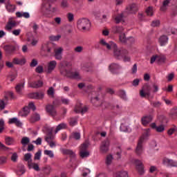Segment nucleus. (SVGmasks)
Instances as JSON below:
<instances>
[{"label": "nucleus", "instance_id": "nucleus-1", "mask_svg": "<svg viewBox=\"0 0 177 177\" xmlns=\"http://www.w3.org/2000/svg\"><path fill=\"white\" fill-rule=\"evenodd\" d=\"M113 55L117 59H120V57H122L123 61L131 62V57L129 56V52L127 51L125 48L118 49L117 47V44H115V46L113 48Z\"/></svg>", "mask_w": 177, "mask_h": 177}, {"label": "nucleus", "instance_id": "nucleus-2", "mask_svg": "<svg viewBox=\"0 0 177 177\" xmlns=\"http://www.w3.org/2000/svg\"><path fill=\"white\" fill-rule=\"evenodd\" d=\"M57 1V0H44L41 6L42 10L49 13H55V12H56V8L55 7H53V5Z\"/></svg>", "mask_w": 177, "mask_h": 177}, {"label": "nucleus", "instance_id": "nucleus-3", "mask_svg": "<svg viewBox=\"0 0 177 177\" xmlns=\"http://www.w3.org/2000/svg\"><path fill=\"white\" fill-rule=\"evenodd\" d=\"M53 55L52 46L50 44H44L41 45L40 50V56L42 57H49Z\"/></svg>", "mask_w": 177, "mask_h": 177}, {"label": "nucleus", "instance_id": "nucleus-4", "mask_svg": "<svg viewBox=\"0 0 177 177\" xmlns=\"http://www.w3.org/2000/svg\"><path fill=\"white\" fill-rule=\"evenodd\" d=\"M78 30H89L91 28V21L89 19L83 18L77 21Z\"/></svg>", "mask_w": 177, "mask_h": 177}, {"label": "nucleus", "instance_id": "nucleus-5", "mask_svg": "<svg viewBox=\"0 0 177 177\" xmlns=\"http://www.w3.org/2000/svg\"><path fill=\"white\" fill-rule=\"evenodd\" d=\"M151 91V86L149 84H146L142 86V90L140 91V96L141 97H146V96H150V92Z\"/></svg>", "mask_w": 177, "mask_h": 177}, {"label": "nucleus", "instance_id": "nucleus-6", "mask_svg": "<svg viewBox=\"0 0 177 177\" xmlns=\"http://www.w3.org/2000/svg\"><path fill=\"white\" fill-rule=\"evenodd\" d=\"M143 142H145V138L141 137L136 148V154H137V156H141L143 153Z\"/></svg>", "mask_w": 177, "mask_h": 177}, {"label": "nucleus", "instance_id": "nucleus-7", "mask_svg": "<svg viewBox=\"0 0 177 177\" xmlns=\"http://www.w3.org/2000/svg\"><path fill=\"white\" fill-rule=\"evenodd\" d=\"M29 99H36L37 100H41L45 97V93L42 91L31 93L28 94Z\"/></svg>", "mask_w": 177, "mask_h": 177}, {"label": "nucleus", "instance_id": "nucleus-8", "mask_svg": "<svg viewBox=\"0 0 177 177\" xmlns=\"http://www.w3.org/2000/svg\"><path fill=\"white\" fill-rule=\"evenodd\" d=\"M56 66H57V62L55 60L50 61L47 64V69L46 73H47V74L52 73L55 68H56Z\"/></svg>", "mask_w": 177, "mask_h": 177}, {"label": "nucleus", "instance_id": "nucleus-9", "mask_svg": "<svg viewBox=\"0 0 177 177\" xmlns=\"http://www.w3.org/2000/svg\"><path fill=\"white\" fill-rule=\"evenodd\" d=\"M119 39L122 44H127V42H128V44H133V42H135V39H133V37L127 38L125 33L120 34Z\"/></svg>", "mask_w": 177, "mask_h": 177}, {"label": "nucleus", "instance_id": "nucleus-10", "mask_svg": "<svg viewBox=\"0 0 177 177\" xmlns=\"http://www.w3.org/2000/svg\"><path fill=\"white\" fill-rule=\"evenodd\" d=\"M46 111L49 114V115H51V117H56L57 115V111L53 105H46Z\"/></svg>", "mask_w": 177, "mask_h": 177}, {"label": "nucleus", "instance_id": "nucleus-11", "mask_svg": "<svg viewBox=\"0 0 177 177\" xmlns=\"http://www.w3.org/2000/svg\"><path fill=\"white\" fill-rule=\"evenodd\" d=\"M109 146H110V141L109 140H105L102 141L100 150L101 153H107L109 151Z\"/></svg>", "mask_w": 177, "mask_h": 177}, {"label": "nucleus", "instance_id": "nucleus-12", "mask_svg": "<svg viewBox=\"0 0 177 177\" xmlns=\"http://www.w3.org/2000/svg\"><path fill=\"white\" fill-rule=\"evenodd\" d=\"M17 26V22L10 19L5 26V30H6V31L10 32L12 31V29L15 28V27H16Z\"/></svg>", "mask_w": 177, "mask_h": 177}, {"label": "nucleus", "instance_id": "nucleus-13", "mask_svg": "<svg viewBox=\"0 0 177 177\" xmlns=\"http://www.w3.org/2000/svg\"><path fill=\"white\" fill-rule=\"evenodd\" d=\"M54 53V56L56 60H62V59H63V48L59 47L57 48H55Z\"/></svg>", "mask_w": 177, "mask_h": 177}, {"label": "nucleus", "instance_id": "nucleus-14", "mask_svg": "<svg viewBox=\"0 0 177 177\" xmlns=\"http://www.w3.org/2000/svg\"><path fill=\"white\" fill-rule=\"evenodd\" d=\"M121 68V66L118 64L113 63L109 66V70L112 74H120V70Z\"/></svg>", "mask_w": 177, "mask_h": 177}, {"label": "nucleus", "instance_id": "nucleus-15", "mask_svg": "<svg viewBox=\"0 0 177 177\" xmlns=\"http://www.w3.org/2000/svg\"><path fill=\"white\" fill-rule=\"evenodd\" d=\"M135 165L136 167V169L138 171L140 175H143V174H145V170L143 169V163L142 162V161L139 160H136Z\"/></svg>", "mask_w": 177, "mask_h": 177}, {"label": "nucleus", "instance_id": "nucleus-16", "mask_svg": "<svg viewBox=\"0 0 177 177\" xmlns=\"http://www.w3.org/2000/svg\"><path fill=\"white\" fill-rule=\"evenodd\" d=\"M126 10H127L128 13L133 15L136 13V12H138V5H136V3L130 4L126 8Z\"/></svg>", "mask_w": 177, "mask_h": 177}, {"label": "nucleus", "instance_id": "nucleus-17", "mask_svg": "<svg viewBox=\"0 0 177 177\" xmlns=\"http://www.w3.org/2000/svg\"><path fill=\"white\" fill-rule=\"evenodd\" d=\"M111 30L113 34H120V35L124 32L125 29L124 28V26H114L112 27Z\"/></svg>", "mask_w": 177, "mask_h": 177}, {"label": "nucleus", "instance_id": "nucleus-18", "mask_svg": "<svg viewBox=\"0 0 177 177\" xmlns=\"http://www.w3.org/2000/svg\"><path fill=\"white\" fill-rule=\"evenodd\" d=\"M100 44H101V45H102V46H105L106 47V49H108L109 50H110V49H112L114 48V46H115V44L113 41H111L109 43L106 42L105 39H101L100 41Z\"/></svg>", "mask_w": 177, "mask_h": 177}, {"label": "nucleus", "instance_id": "nucleus-19", "mask_svg": "<svg viewBox=\"0 0 177 177\" xmlns=\"http://www.w3.org/2000/svg\"><path fill=\"white\" fill-rule=\"evenodd\" d=\"M3 49L6 55H12V53L16 51V46L12 45H6L3 46Z\"/></svg>", "mask_w": 177, "mask_h": 177}, {"label": "nucleus", "instance_id": "nucleus-20", "mask_svg": "<svg viewBox=\"0 0 177 177\" xmlns=\"http://www.w3.org/2000/svg\"><path fill=\"white\" fill-rule=\"evenodd\" d=\"M141 121L142 125L146 126L153 121V115H149L147 116H144L142 118Z\"/></svg>", "mask_w": 177, "mask_h": 177}, {"label": "nucleus", "instance_id": "nucleus-21", "mask_svg": "<svg viewBox=\"0 0 177 177\" xmlns=\"http://www.w3.org/2000/svg\"><path fill=\"white\" fill-rule=\"evenodd\" d=\"M30 114V108L28 106H24L19 112V115L20 117H27Z\"/></svg>", "mask_w": 177, "mask_h": 177}, {"label": "nucleus", "instance_id": "nucleus-22", "mask_svg": "<svg viewBox=\"0 0 177 177\" xmlns=\"http://www.w3.org/2000/svg\"><path fill=\"white\" fill-rule=\"evenodd\" d=\"M12 63L18 66H24L26 64V59L24 58L15 57L12 59Z\"/></svg>", "mask_w": 177, "mask_h": 177}, {"label": "nucleus", "instance_id": "nucleus-23", "mask_svg": "<svg viewBox=\"0 0 177 177\" xmlns=\"http://www.w3.org/2000/svg\"><path fill=\"white\" fill-rule=\"evenodd\" d=\"M43 85L44 82H42V81L41 80L28 83V86H30V88H41V86H42Z\"/></svg>", "mask_w": 177, "mask_h": 177}, {"label": "nucleus", "instance_id": "nucleus-24", "mask_svg": "<svg viewBox=\"0 0 177 177\" xmlns=\"http://www.w3.org/2000/svg\"><path fill=\"white\" fill-rule=\"evenodd\" d=\"M163 164H165V165H168V167H177V162H175L171 159H168V158L163 159Z\"/></svg>", "mask_w": 177, "mask_h": 177}, {"label": "nucleus", "instance_id": "nucleus-25", "mask_svg": "<svg viewBox=\"0 0 177 177\" xmlns=\"http://www.w3.org/2000/svg\"><path fill=\"white\" fill-rule=\"evenodd\" d=\"M158 42L160 46H165L168 44V37L166 35H162L158 39Z\"/></svg>", "mask_w": 177, "mask_h": 177}, {"label": "nucleus", "instance_id": "nucleus-26", "mask_svg": "<svg viewBox=\"0 0 177 177\" xmlns=\"http://www.w3.org/2000/svg\"><path fill=\"white\" fill-rule=\"evenodd\" d=\"M44 139H45L46 142H47V143L48 142H52L55 140V136L53 135V133L52 132V130H50V131H48Z\"/></svg>", "mask_w": 177, "mask_h": 177}, {"label": "nucleus", "instance_id": "nucleus-27", "mask_svg": "<svg viewBox=\"0 0 177 177\" xmlns=\"http://www.w3.org/2000/svg\"><path fill=\"white\" fill-rule=\"evenodd\" d=\"M88 147H89V140H86L80 147V151H88Z\"/></svg>", "mask_w": 177, "mask_h": 177}, {"label": "nucleus", "instance_id": "nucleus-28", "mask_svg": "<svg viewBox=\"0 0 177 177\" xmlns=\"http://www.w3.org/2000/svg\"><path fill=\"white\" fill-rule=\"evenodd\" d=\"M91 103H93V104L95 106V107H100V106H102V101L99 100V97H92Z\"/></svg>", "mask_w": 177, "mask_h": 177}, {"label": "nucleus", "instance_id": "nucleus-29", "mask_svg": "<svg viewBox=\"0 0 177 177\" xmlns=\"http://www.w3.org/2000/svg\"><path fill=\"white\" fill-rule=\"evenodd\" d=\"M59 70L62 75H64V77H68V75H70V71H67L66 66L63 65H61L59 66Z\"/></svg>", "mask_w": 177, "mask_h": 177}, {"label": "nucleus", "instance_id": "nucleus-30", "mask_svg": "<svg viewBox=\"0 0 177 177\" xmlns=\"http://www.w3.org/2000/svg\"><path fill=\"white\" fill-rule=\"evenodd\" d=\"M68 77L73 80H80L81 78L78 72H70Z\"/></svg>", "mask_w": 177, "mask_h": 177}, {"label": "nucleus", "instance_id": "nucleus-31", "mask_svg": "<svg viewBox=\"0 0 177 177\" xmlns=\"http://www.w3.org/2000/svg\"><path fill=\"white\" fill-rule=\"evenodd\" d=\"M5 143L7 146H12L15 145V138L12 137L7 136L5 138Z\"/></svg>", "mask_w": 177, "mask_h": 177}, {"label": "nucleus", "instance_id": "nucleus-32", "mask_svg": "<svg viewBox=\"0 0 177 177\" xmlns=\"http://www.w3.org/2000/svg\"><path fill=\"white\" fill-rule=\"evenodd\" d=\"M8 124H15L17 127H21V122L17 118H12L9 120Z\"/></svg>", "mask_w": 177, "mask_h": 177}, {"label": "nucleus", "instance_id": "nucleus-33", "mask_svg": "<svg viewBox=\"0 0 177 177\" xmlns=\"http://www.w3.org/2000/svg\"><path fill=\"white\" fill-rule=\"evenodd\" d=\"M61 151L66 156H70V157H74V156H75V153L71 149H62Z\"/></svg>", "mask_w": 177, "mask_h": 177}, {"label": "nucleus", "instance_id": "nucleus-34", "mask_svg": "<svg viewBox=\"0 0 177 177\" xmlns=\"http://www.w3.org/2000/svg\"><path fill=\"white\" fill-rule=\"evenodd\" d=\"M6 9L10 13H13V12H15V10H16V6L11 4L10 3H8L6 6Z\"/></svg>", "mask_w": 177, "mask_h": 177}, {"label": "nucleus", "instance_id": "nucleus-35", "mask_svg": "<svg viewBox=\"0 0 177 177\" xmlns=\"http://www.w3.org/2000/svg\"><path fill=\"white\" fill-rule=\"evenodd\" d=\"M41 120V117L38 113H34L31 115L30 121V122H37V121H39Z\"/></svg>", "mask_w": 177, "mask_h": 177}, {"label": "nucleus", "instance_id": "nucleus-36", "mask_svg": "<svg viewBox=\"0 0 177 177\" xmlns=\"http://www.w3.org/2000/svg\"><path fill=\"white\" fill-rule=\"evenodd\" d=\"M31 157H32V156L30 153L24 155V160L28 162V165H30L32 162V159H31Z\"/></svg>", "mask_w": 177, "mask_h": 177}, {"label": "nucleus", "instance_id": "nucleus-37", "mask_svg": "<svg viewBox=\"0 0 177 177\" xmlns=\"http://www.w3.org/2000/svg\"><path fill=\"white\" fill-rule=\"evenodd\" d=\"M122 19H124V13L122 12L119 15H118L115 18H114V20H115V23L116 24H120V23H121V21L122 20Z\"/></svg>", "mask_w": 177, "mask_h": 177}, {"label": "nucleus", "instance_id": "nucleus-38", "mask_svg": "<svg viewBox=\"0 0 177 177\" xmlns=\"http://www.w3.org/2000/svg\"><path fill=\"white\" fill-rule=\"evenodd\" d=\"M24 88V83L19 84L16 86L15 89L17 93L19 95H21V91Z\"/></svg>", "mask_w": 177, "mask_h": 177}, {"label": "nucleus", "instance_id": "nucleus-39", "mask_svg": "<svg viewBox=\"0 0 177 177\" xmlns=\"http://www.w3.org/2000/svg\"><path fill=\"white\" fill-rule=\"evenodd\" d=\"M115 177H129L128 176V171H118L115 174Z\"/></svg>", "mask_w": 177, "mask_h": 177}, {"label": "nucleus", "instance_id": "nucleus-40", "mask_svg": "<svg viewBox=\"0 0 177 177\" xmlns=\"http://www.w3.org/2000/svg\"><path fill=\"white\" fill-rule=\"evenodd\" d=\"M171 1L169 0H165L163 1V4L162 6L160 7V10L162 12H165V10H167V8H168V5H169V3Z\"/></svg>", "mask_w": 177, "mask_h": 177}, {"label": "nucleus", "instance_id": "nucleus-41", "mask_svg": "<svg viewBox=\"0 0 177 177\" xmlns=\"http://www.w3.org/2000/svg\"><path fill=\"white\" fill-rule=\"evenodd\" d=\"M17 17H25V19H28L30 17V14L28 12H16Z\"/></svg>", "mask_w": 177, "mask_h": 177}, {"label": "nucleus", "instance_id": "nucleus-42", "mask_svg": "<svg viewBox=\"0 0 177 177\" xmlns=\"http://www.w3.org/2000/svg\"><path fill=\"white\" fill-rule=\"evenodd\" d=\"M66 128H67V124H66V123H61L57 127L55 132V133H57L59 131H61V129H66Z\"/></svg>", "mask_w": 177, "mask_h": 177}, {"label": "nucleus", "instance_id": "nucleus-43", "mask_svg": "<svg viewBox=\"0 0 177 177\" xmlns=\"http://www.w3.org/2000/svg\"><path fill=\"white\" fill-rule=\"evenodd\" d=\"M166 60H167V57H165V55H158L157 57V62L160 64H162V63H165Z\"/></svg>", "mask_w": 177, "mask_h": 177}, {"label": "nucleus", "instance_id": "nucleus-44", "mask_svg": "<svg viewBox=\"0 0 177 177\" xmlns=\"http://www.w3.org/2000/svg\"><path fill=\"white\" fill-rule=\"evenodd\" d=\"M30 169L32 168L35 171H39V166L37 163L31 162L30 165H28Z\"/></svg>", "mask_w": 177, "mask_h": 177}, {"label": "nucleus", "instance_id": "nucleus-45", "mask_svg": "<svg viewBox=\"0 0 177 177\" xmlns=\"http://www.w3.org/2000/svg\"><path fill=\"white\" fill-rule=\"evenodd\" d=\"M77 124H78L77 118H71L69 119V124L71 127H74L75 125H77Z\"/></svg>", "mask_w": 177, "mask_h": 177}, {"label": "nucleus", "instance_id": "nucleus-46", "mask_svg": "<svg viewBox=\"0 0 177 177\" xmlns=\"http://www.w3.org/2000/svg\"><path fill=\"white\" fill-rule=\"evenodd\" d=\"M82 68L84 71H89V69L92 68V64H91V63L84 64Z\"/></svg>", "mask_w": 177, "mask_h": 177}, {"label": "nucleus", "instance_id": "nucleus-47", "mask_svg": "<svg viewBox=\"0 0 177 177\" xmlns=\"http://www.w3.org/2000/svg\"><path fill=\"white\" fill-rule=\"evenodd\" d=\"M21 143L23 146H27L30 143V138L28 137H24L21 140Z\"/></svg>", "mask_w": 177, "mask_h": 177}, {"label": "nucleus", "instance_id": "nucleus-48", "mask_svg": "<svg viewBox=\"0 0 177 177\" xmlns=\"http://www.w3.org/2000/svg\"><path fill=\"white\" fill-rule=\"evenodd\" d=\"M41 174H44L45 175H49L50 174V167H46L41 169Z\"/></svg>", "mask_w": 177, "mask_h": 177}, {"label": "nucleus", "instance_id": "nucleus-49", "mask_svg": "<svg viewBox=\"0 0 177 177\" xmlns=\"http://www.w3.org/2000/svg\"><path fill=\"white\" fill-rule=\"evenodd\" d=\"M113 155H108L106 158V165H111V162H113Z\"/></svg>", "mask_w": 177, "mask_h": 177}, {"label": "nucleus", "instance_id": "nucleus-50", "mask_svg": "<svg viewBox=\"0 0 177 177\" xmlns=\"http://www.w3.org/2000/svg\"><path fill=\"white\" fill-rule=\"evenodd\" d=\"M175 132H177V127H176V126H174V127L169 129L167 131V134L169 136H171L174 135V133H175Z\"/></svg>", "mask_w": 177, "mask_h": 177}, {"label": "nucleus", "instance_id": "nucleus-51", "mask_svg": "<svg viewBox=\"0 0 177 177\" xmlns=\"http://www.w3.org/2000/svg\"><path fill=\"white\" fill-rule=\"evenodd\" d=\"M80 156L81 158H86V157H89V152L88 151H80Z\"/></svg>", "mask_w": 177, "mask_h": 177}, {"label": "nucleus", "instance_id": "nucleus-52", "mask_svg": "<svg viewBox=\"0 0 177 177\" xmlns=\"http://www.w3.org/2000/svg\"><path fill=\"white\" fill-rule=\"evenodd\" d=\"M162 104V103H161L160 101L151 102V106H152V107H155V108L161 107Z\"/></svg>", "mask_w": 177, "mask_h": 177}, {"label": "nucleus", "instance_id": "nucleus-53", "mask_svg": "<svg viewBox=\"0 0 177 177\" xmlns=\"http://www.w3.org/2000/svg\"><path fill=\"white\" fill-rule=\"evenodd\" d=\"M47 94L48 96H50L51 97H54L55 96V88L53 87H50L48 90L47 91Z\"/></svg>", "mask_w": 177, "mask_h": 177}, {"label": "nucleus", "instance_id": "nucleus-54", "mask_svg": "<svg viewBox=\"0 0 177 177\" xmlns=\"http://www.w3.org/2000/svg\"><path fill=\"white\" fill-rule=\"evenodd\" d=\"M60 6L63 9H66V8H68V1H67V0H62L61 1Z\"/></svg>", "mask_w": 177, "mask_h": 177}, {"label": "nucleus", "instance_id": "nucleus-55", "mask_svg": "<svg viewBox=\"0 0 177 177\" xmlns=\"http://www.w3.org/2000/svg\"><path fill=\"white\" fill-rule=\"evenodd\" d=\"M66 17L70 23H71L72 21H74V14L71 12H68L66 15Z\"/></svg>", "mask_w": 177, "mask_h": 177}, {"label": "nucleus", "instance_id": "nucleus-56", "mask_svg": "<svg viewBox=\"0 0 177 177\" xmlns=\"http://www.w3.org/2000/svg\"><path fill=\"white\" fill-rule=\"evenodd\" d=\"M119 96L124 99V100H127V94L125 93V91L124 90L119 91Z\"/></svg>", "mask_w": 177, "mask_h": 177}, {"label": "nucleus", "instance_id": "nucleus-57", "mask_svg": "<svg viewBox=\"0 0 177 177\" xmlns=\"http://www.w3.org/2000/svg\"><path fill=\"white\" fill-rule=\"evenodd\" d=\"M88 111V107L84 106L83 108H80V110L75 109V113H81L82 114H84V113H86Z\"/></svg>", "mask_w": 177, "mask_h": 177}, {"label": "nucleus", "instance_id": "nucleus-58", "mask_svg": "<svg viewBox=\"0 0 177 177\" xmlns=\"http://www.w3.org/2000/svg\"><path fill=\"white\" fill-rule=\"evenodd\" d=\"M44 154H46V156H48V157H50V158H53L55 157L53 152H52V151L50 150H45Z\"/></svg>", "mask_w": 177, "mask_h": 177}, {"label": "nucleus", "instance_id": "nucleus-59", "mask_svg": "<svg viewBox=\"0 0 177 177\" xmlns=\"http://www.w3.org/2000/svg\"><path fill=\"white\" fill-rule=\"evenodd\" d=\"M3 129H5V122L1 119L0 120V133L3 132Z\"/></svg>", "mask_w": 177, "mask_h": 177}, {"label": "nucleus", "instance_id": "nucleus-60", "mask_svg": "<svg viewBox=\"0 0 177 177\" xmlns=\"http://www.w3.org/2000/svg\"><path fill=\"white\" fill-rule=\"evenodd\" d=\"M146 13L147 16H153V7H148L146 9Z\"/></svg>", "mask_w": 177, "mask_h": 177}, {"label": "nucleus", "instance_id": "nucleus-61", "mask_svg": "<svg viewBox=\"0 0 177 177\" xmlns=\"http://www.w3.org/2000/svg\"><path fill=\"white\" fill-rule=\"evenodd\" d=\"M120 131H122V132L128 131V126L126 124L122 123L120 125Z\"/></svg>", "mask_w": 177, "mask_h": 177}, {"label": "nucleus", "instance_id": "nucleus-62", "mask_svg": "<svg viewBox=\"0 0 177 177\" xmlns=\"http://www.w3.org/2000/svg\"><path fill=\"white\" fill-rule=\"evenodd\" d=\"M36 73H38L39 74H42L44 73V66H38L35 69Z\"/></svg>", "mask_w": 177, "mask_h": 177}, {"label": "nucleus", "instance_id": "nucleus-63", "mask_svg": "<svg viewBox=\"0 0 177 177\" xmlns=\"http://www.w3.org/2000/svg\"><path fill=\"white\" fill-rule=\"evenodd\" d=\"M165 130V127H164V125H160L158 127H156V132H164V131Z\"/></svg>", "mask_w": 177, "mask_h": 177}, {"label": "nucleus", "instance_id": "nucleus-64", "mask_svg": "<svg viewBox=\"0 0 177 177\" xmlns=\"http://www.w3.org/2000/svg\"><path fill=\"white\" fill-rule=\"evenodd\" d=\"M158 26H160V20H155L152 21L151 23L152 27H158Z\"/></svg>", "mask_w": 177, "mask_h": 177}]
</instances>
